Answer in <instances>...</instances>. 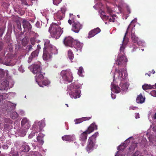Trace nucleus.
I'll list each match as a JSON object with an SVG mask.
<instances>
[{
  "label": "nucleus",
  "mask_w": 156,
  "mask_h": 156,
  "mask_svg": "<svg viewBox=\"0 0 156 156\" xmlns=\"http://www.w3.org/2000/svg\"><path fill=\"white\" fill-rule=\"evenodd\" d=\"M132 21L131 22V24H130L129 25V26L128 27V28L126 30V31L125 33V35L123 38V40L122 42V44H123L124 45H125L128 43V42H129V39L128 38V37H126V36L128 33V30H129V28H130V26L132 24Z\"/></svg>",
  "instance_id": "nucleus-19"
},
{
  "label": "nucleus",
  "mask_w": 156,
  "mask_h": 156,
  "mask_svg": "<svg viewBox=\"0 0 156 156\" xmlns=\"http://www.w3.org/2000/svg\"><path fill=\"white\" fill-rule=\"evenodd\" d=\"M100 31L101 30L98 27H97L96 28L91 30L88 33V35L87 36L88 38H90L94 37L100 32Z\"/></svg>",
  "instance_id": "nucleus-14"
},
{
  "label": "nucleus",
  "mask_w": 156,
  "mask_h": 156,
  "mask_svg": "<svg viewBox=\"0 0 156 156\" xmlns=\"http://www.w3.org/2000/svg\"><path fill=\"white\" fill-rule=\"evenodd\" d=\"M17 26L18 29L20 30H21L22 28L21 27V24L20 22L19 21L17 22Z\"/></svg>",
  "instance_id": "nucleus-48"
},
{
  "label": "nucleus",
  "mask_w": 156,
  "mask_h": 156,
  "mask_svg": "<svg viewBox=\"0 0 156 156\" xmlns=\"http://www.w3.org/2000/svg\"><path fill=\"white\" fill-rule=\"evenodd\" d=\"M68 56L70 59L72 60L74 57V55L73 52L71 51V50L68 51Z\"/></svg>",
  "instance_id": "nucleus-35"
},
{
  "label": "nucleus",
  "mask_w": 156,
  "mask_h": 156,
  "mask_svg": "<svg viewBox=\"0 0 156 156\" xmlns=\"http://www.w3.org/2000/svg\"><path fill=\"white\" fill-rule=\"evenodd\" d=\"M4 31V28L2 27L0 28V36H2L3 34Z\"/></svg>",
  "instance_id": "nucleus-45"
},
{
  "label": "nucleus",
  "mask_w": 156,
  "mask_h": 156,
  "mask_svg": "<svg viewBox=\"0 0 156 156\" xmlns=\"http://www.w3.org/2000/svg\"><path fill=\"white\" fill-rule=\"evenodd\" d=\"M145 98L144 97L142 94H140L137 97L136 101L137 103L139 104H142L144 102Z\"/></svg>",
  "instance_id": "nucleus-23"
},
{
  "label": "nucleus",
  "mask_w": 156,
  "mask_h": 156,
  "mask_svg": "<svg viewBox=\"0 0 156 156\" xmlns=\"http://www.w3.org/2000/svg\"><path fill=\"white\" fill-rule=\"evenodd\" d=\"M97 129V126L95 123H92L88 127L87 130H86L88 134H90L94 130Z\"/></svg>",
  "instance_id": "nucleus-18"
},
{
  "label": "nucleus",
  "mask_w": 156,
  "mask_h": 156,
  "mask_svg": "<svg viewBox=\"0 0 156 156\" xmlns=\"http://www.w3.org/2000/svg\"><path fill=\"white\" fill-rule=\"evenodd\" d=\"M133 30V28L132 29V33L131 35L132 41L133 42L136 43L139 45H140L142 43V42L141 41L139 40V38L136 36L135 34L132 32Z\"/></svg>",
  "instance_id": "nucleus-15"
},
{
  "label": "nucleus",
  "mask_w": 156,
  "mask_h": 156,
  "mask_svg": "<svg viewBox=\"0 0 156 156\" xmlns=\"http://www.w3.org/2000/svg\"><path fill=\"white\" fill-rule=\"evenodd\" d=\"M125 48V45L123 44H122L120 48V52L119 55H124V49Z\"/></svg>",
  "instance_id": "nucleus-31"
},
{
  "label": "nucleus",
  "mask_w": 156,
  "mask_h": 156,
  "mask_svg": "<svg viewBox=\"0 0 156 156\" xmlns=\"http://www.w3.org/2000/svg\"><path fill=\"white\" fill-rule=\"evenodd\" d=\"M39 52V51L37 50H36L33 51L28 58V62L30 63L33 59L37 58L38 56Z\"/></svg>",
  "instance_id": "nucleus-16"
},
{
  "label": "nucleus",
  "mask_w": 156,
  "mask_h": 156,
  "mask_svg": "<svg viewBox=\"0 0 156 156\" xmlns=\"http://www.w3.org/2000/svg\"><path fill=\"white\" fill-rule=\"evenodd\" d=\"M74 22L73 20L72 19H71H71H69L68 21V23L70 24H71L72 23V22Z\"/></svg>",
  "instance_id": "nucleus-56"
},
{
  "label": "nucleus",
  "mask_w": 156,
  "mask_h": 156,
  "mask_svg": "<svg viewBox=\"0 0 156 156\" xmlns=\"http://www.w3.org/2000/svg\"><path fill=\"white\" fill-rule=\"evenodd\" d=\"M64 43L66 46L70 47H73L76 48V46H78L80 45V43L74 40L72 37L69 36L66 37L63 41Z\"/></svg>",
  "instance_id": "nucleus-6"
},
{
  "label": "nucleus",
  "mask_w": 156,
  "mask_h": 156,
  "mask_svg": "<svg viewBox=\"0 0 156 156\" xmlns=\"http://www.w3.org/2000/svg\"><path fill=\"white\" fill-rule=\"evenodd\" d=\"M115 72H117L118 73V78L121 80H125L127 76L126 72L124 69H122L120 70L116 69Z\"/></svg>",
  "instance_id": "nucleus-8"
},
{
  "label": "nucleus",
  "mask_w": 156,
  "mask_h": 156,
  "mask_svg": "<svg viewBox=\"0 0 156 156\" xmlns=\"http://www.w3.org/2000/svg\"><path fill=\"white\" fill-rule=\"evenodd\" d=\"M19 70L22 73H23L24 71L22 69V68L20 67L19 68Z\"/></svg>",
  "instance_id": "nucleus-60"
},
{
  "label": "nucleus",
  "mask_w": 156,
  "mask_h": 156,
  "mask_svg": "<svg viewBox=\"0 0 156 156\" xmlns=\"http://www.w3.org/2000/svg\"><path fill=\"white\" fill-rule=\"evenodd\" d=\"M32 129L34 131H36L37 133L40 132L39 131V126L38 122H35L32 126Z\"/></svg>",
  "instance_id": "nucleus-29"
},
{
  "label": "nucleus",
  "mask_w": 156,
  "mask_h": 156,
  "mask_svg": "<svg viewBox=\"0 0 156 156\" xmlns=\"http://www.w3.org/2000/svg\"><path fill=\"white\" fill-rule=\"evenodd\" d=\"M26 49L29 51H31L33 49L32 46L31 45H28L27 46Z\"/></svg>",
  "instance_id": "nucleus-47"
},
{
  "label": "nucleus",
  "mask_w": 156,
  "mask_h": 156,
  "mask_svg": "<svg viewBox=\"0 0 156 156\" xmlns=\"http://www.w3.org/2000/svg\"><path fill=\"white\" fill-rule=\"evenodd\" d=\"M60 74L63 80L66 82H70L73 80V75L69 69L62 70Z\"/></svg>",
  "instance_id": "nucleus-4"
},
{
  "label": "nucleus",
  "mask_w": 156,
  "mask_h": 156,
  "mask_svg": "<svg viewBox=\"0 0 156 156\" xmlns=\"http://www.w3.org/2000/svg\"><path fill=\"white\" fill-rule=\"evenodd\" d=\"M5 123H10V120L9 118H6L5 119Z\"/></svg>",
  "instance_id": "nucleus-54"
},
{
  "label": "nucleus",
  "mask_w": 156,
  "mask_h": 156,
  "mask_svg": "<svg viewBox=\"0 0 156 156\" xmlns=\"http://www.w3.org/2000/svg\"><path fill=\"white\" fill-rule=\"evenodd\" d=\"M98 132H96L91 136L89 137L88 141V144L86 147L87 151L89 153L91 151H92L94 145L96 140V138L98 135Z\"/></svg>",
  "instance_id": "nucleus-5"
},
{
  "label": "nucleus",
  "mask_w": 156,
  "mask_h": 156,
  "mask_svg": "<svg viewBox=\"0 0 156 156\" xmlns=\"http://www.w3.org/2000/svg\"><path fill=\"white\" fill-rule=\"evenodd\" d=\"M8 95L6 93L0 94V102L8 98Z\"/></svg>",
  "instance_id": "nucleus-32"
},
{
  "label": "nucleus",
  "mask_w": 156,
  "mask_h": 156,
  "mask_svg": "<svg viewBox=\"0 0 156 156\" xmlns=\"http://www.w3.org/2000/svg\"><path fill=\"white\" fill-rule=\"evenodd\" d=\"M110 15V17H109V21L111 22H115V17L116 16V15Z\"/></svg>",
  "instance_id": "nucleus-37"
},
{
  "label": "nucleus",
  "mask_w": 156,
  "mask_h": 156,
  "mask_svg": "<svg viewBox=\"0 0 156 156\" xmlns=\"http://www.w3.org/2000/svg\"><path fill=\"white\" fill-rule=\"evenodd\" d=\"M22 23L23 27L25 30H27L28 32H31L32 27L28 21L23 19L22 22Z\"/></svg>",
  "instance_id": "nucleus-11"
},
{
  "label": "nucleus",
  "mask_w": 156,
  "mask_h": 156,
  "mask_svg": "<svg viewBox=\"0 0 156 156\" xmlns=\"http://www.w3.org/2000/svg\"><path fill=\"white\" fill-rule=\"evenodd\" d=\"M139 114L138 113H137L135 114V117L136 119L139 118Z\"/></svg>",
  "instance_id": "nucleus-58"
},
{
  "label": "nucleus",
  "mask_w": 156,
  "mask_h": 156,
  "mask_svg": "<svg viewBox=\"0 0 156 156\" xmlns=\"http://www.w3.org/2000/svg\"><path fill=\"white\" fill-rule=\"evenodd\" d=\"M3 44L2 42L0 41V51H1L3 48Z\"/></svg>",
  "instance_id": "nucleus-53"
},
{
  "label": "nucleus",
  "mask_w": 156,
  "mask_h": 156,
  "mask_svg": "<svg viewBox=\"0 0 156 156\" xmlns=\"http://www.w3.org/2000/svg\"><path fill=\"white\" fill-rule=\"evenodd\" d=\"M83 70V67H80L78 71V74L80 76H82Z\"/></svg>",
  "instance_id": "nucleus-41"
},
{
  "label": "nucleus",
  "mask_w": 156,
  "mask_h": 156,
  "mask_svg": "<svg viewBox=\"0 0 156 156\" xmlns=\"http://www.w3.org/2000/svg\"><path fill=\"white\" fill-rule=\"evenodd\" d=\"M138 108V107L132 106H131L129 107V110H136Z\"/></svg>",
  "instance_id": "nucleus-50"
},
{
  "label": "nucleus",
  "mask_w": 156,
  "mask_h": 156,
  "mask_svg": "<svg viewBox=\"0 0 156 156\" xmlns=\"http://www.w3.org/2000/svg\"><path fill=\"white\" fill-rule=\"evenodd\" d=\"M30 41L31 45H34L36 42L35 38L34 37H31L30 39Z\"/></svg>",
  "instance_id": "nucleus-42"
},
{
  "label": "nucleus",
  "mask_w": 156,
  "mask_h": 156,
  "mask_svg": "<svg viewBox=\"0 0 156 156\" xmlns=\"http://www.w3.org/2000/svg\"><path fill=\"white\" fill-rule=\"evenodd\" d=\"M152 72L151 71H149L148 73H146L145 75H147L149 76H150L151 75V74Z\"/></svg>",
  "instance_id": "nucleus-57"
},
{
  "label": "nucleus",
  "mask_w": 156,
  "mask_h": 156,
  "mask_svg": "<svg viewBox=\"0 0 156 156\" xmlns=\"http://www.w3.org/2000/svg\"><path fill=\"white\" fill-rule=\"evenodd\" d=\"M41 67L39 64H34L33 66V73L36 74L41 72Z\"/></svg>",
  "instance_id": "nucleus-17"
},
{
  "label": "nucleus",
  "mask_w": 156,
  "mask_h": 156,
  "mask_svg": "<svg viewBox=\"0 0 156 156\" xmlns=\"http://www.w3.org/2000/svg\"><path fill=\"white\" fill-rule=\"evenodd\" d=\"M88 134L86 131L81 133L79 136L80 140L83 142L86 141L87 138Z\"/></svg>",
  "instance_id": "nucleus-22"
},
{
  "label": "nucleus",
  "mask_w": 156,
  "mask_h": 156,
  "mask_svg": "<svg viewBox=\"0 0 156 156\" xmlns=\"http://www.w3.org/2000/svg\"><path fill=\"white\" fill-rule=\"evenodd\" d=\"M109 16H106V15H104L102 16V19L103 20H109Z\"/></svg>",
  "instance_id": "nucleus-46"
},
{
  "label": "nucleus",
  "mask_w": 156,
  "mask_h": 156,
  "mask_svg": "<svg viewBox=\"0 0 156 156\" xmlns=\"http://www.w3.org/2000/svg\"><path fill=\"white\" fill-rule=\"evenodd\" d=\"M18 116V113L15 112H12L11 115V118L13 119H15Z\"/></svg>",
  "instance_id": "nucleus-36"
},
{
  "label": "nucleus",
  "mask_w": 156,
  "mask_h": 156,
  "mask_svg": "<svg viewBox=\"0 0 156 156\" xmlns=\"http://www.w3.org/2000/svg\"><path fill=\"white\" fill-rule=\"evenodd\" d=\"M44 136V135L43 134L40 133L37 137V141L41 144H42L44 143L43 140Z\"/></svg>",
  "instance_id": "nucleus-26"
},
{
  "label": "nucleus",
  "mask_w": 156,
  "mask_h": 156,
  "mask_svg": "<svg viewBox=\"0 0 156 156\" xmlns=\"http://www.w3.org/2000/svg\"><path fill=\"white\" fill-rule=\"evenodd\" d=\"M133 156H143L142 153L140 151H136L133 154Z\"/></svg>",
  "instance_id": "nucleus-40"
},
{
  "label": "nucleus",
  "mask_w": 156,
  "mask_h": 156,
  "mask_svg": "<svg viewBox=\"0 0 156 156\" xmlns=\"http://www.w3.org/2000/svg\"><path fill=\"white\" fill-rule=\"evenodd\" d=\"M107 8L108 12L110 13V15H111V14L112 12V10L111 9V8L109 7H107Z\"/></svg>",
  "instance_id": "nucleus-52"
},
{
  "label": "nucleus",
  "mask_w": 156,
  "mask_h": 156,
  "mask_svg": "<svg viewBox=\"0 0 156 156\" xmlns=\"http://www.w3.org/2000/svg\"><path fill=\"white\" fill-rule=\"evenodd\" d=\"M21 150L23 152H27L29 151L30 147L27 144L26 142L24 143L21 147Z\"/></svg>",
  "instance_id": "nucleus-24"
},
{
  "label": "nucleus",
  "mask_w": 156,
  "mask_h": 156,
  "mask_svg": "<svg viewBox=\"0 0 156 156\" xmlns=\"http://www.w3.org/2000/svg\"><path fill=\"white\" fill-rule=\"evenodd\" d=\"M35 133H37L36 132V131H35V132L32 131V132H31V133H30V134L29 135V138H32L33 136H35Z\"/></svg>",
  "instance_id": "nucleus-49"
},
{
  "label": "nucleus",
  "mask_w": 156,
  "mask_h": 156,
  "mask_svg": "<svg viewBox=\"0 0 156 156\" xmlns=\"http://www.w3.org/2000/svg\"><path fill=\"white\" fill-rule=\"evenodd\" d=\"M2 146L3 148L4 149H7L8 148V146L7 144L3 145H2Z\"/></svg>",
  "instance_id": "nucleus-55"
},
{
  "label": "nucleus",
  "mask_w": 156,
  "mask_h": 156,
  "mask_svg": "<svg viewBox=\"0 0 156 156\" xmlns=\"http://www.w3.org/2000/svg\"><path fill=\"white\" fill-rule=\"evenodd\" d=\"M152 86L154 87V89H156V83H155L154 85H153Z\"/></svg>",
  "instance_id": "nucleus-63"
},
{
  "label": "nucleus",
  "mask_w": 156,
  "mask_h": 156,
  "mask_svg": "<svg viewBox=\"0 0 156 156\" xmlns=\"http://www.w3.org/2000/svg\"><path fill=\"white\" fill-rule=\"evenodd\" d=\"M80 86L79 84L76 83H72L68 86V90L71 91L69 93V95L72 98L80 97V90L79 89Z\"/></svg>",
  "instance_id": "nucleus-3"
},
{
  "label": "nucleus",
  "mask_w": 156,
  "mask_h": 156,
  "mask_svg": "<svg viewBox=\"0 0 156 156\" xmlns=\"http://www.w3.org/2000/svg\"><path fill=\"white\" fill-rule=\"evenodd\" d=\"M66 9L65 6L62 7L60 10L58 11L55 14V19L58 21L62 20L65 17V13Z\"/></svg>",
  "instance_id": "nucleus-7"
},
{
  "label": "nucleus",
  "mask_w": 156,
  "mask_h": 156,
  "mask_svg": "<svg viewBox=\"0 0 156 156\" xmlns=\"http://www.w3.org/2000/svg\"><path fill=\"white\" fill-rule=\"evenodd\" d=\"M44 47L43 48V58L47 60L52 57V55L58 53V49L50 43L49 40L44 39Z\"/></svg>",
  "instance_id": "nucleus-1"
},
{
  "label": "nucleus",
  "mask_w": 156,
  "mask_h": 156,
  "mask_svg": "<svg viewBox=\"0 0 156 156\" xmlns=\"http://www.w3.org/2000/svg\"><path fill=\"white\" fill-rule=\"evenodd\" d=\"M74 137V136L73 135H66L62 136V138L64 141L71 142L72 141H73Z\"/></svg>",
  "instance_id": "nucleus-20"
},
{
  "label": "nucleus",
  "mask_w": 156,
  "mask_h": 156,
  "mask_svg": "<svg viewBox=\"0 0 156 156\" xmlns=\"http://www.w3.org/2000/svg\"><path fill=\"white\" fill-rule=\"evenodd\" d=\"M111 89L112 90H114L115 93H118L120 91V88L115 85L112 84L111 85Z\"/></svg>",
  "instance_id": "nucleus-25"
},
{
  "label": "nucleus",
  "mask_w": 156,
  "mask_h": 156,
  "mask_svg": "<svg viewBox=\"0 0 156 156\" xmlns=\"http://www.w3.org/2000/svg\"><path fill=\"white\" fill-rule=\"evenodd\" d=\"M37 50L39 51V49H41V46L40 45H37Z\"/></svg>",
  "instance_id": "nucleus-61"
},
{
  "label": "nucleus",
  "mask_w": 156,
  "mask_h": 156,
  "mask_svg": "<svg viewBox=\"0 0 156 156\" xmlns=\"http://www.w3.org/2000/svg\"><path fill=\"white\" fill-rule=\"evenodd\" d=\"M39 126V131H42L43 128L45 126V122L44 120H41L38 122Z\"/></svg>",
  "instance_id": "nucleus-28"
},
{
  "label": "nucleus",
  "mask_w": 156,
  "mask_h": 156,
  "mask_svg": "<svg viewBox=\"0 0 156 156\" xmlns=\"http://www.w3.org/2000/svg\"><path fill=\"white\" fill-rule=\"evenodd\" d=\"M137 146V143H133L129 147V150L130 151H133L135 150Z\"/></svg>",
  "instance_id": "nucleus-33"
},
{
  "label": "nucleus",
  "mask_w": 156,
  "mask_h": 156,
  "mask_svg": "<svg viewBox=\"0 0 156 156\" xmlns=\"http://www.w3.org/2000/svg\"><path fill=\"white\" fill-rule=\"evenodd\" d=\"M151 94L153 96L156 97V90L152 91L151 92Z\"/></svg>",
  "instance_id": "nucleus-51"
},
{
  "label": "nucleus",
  "mask_w": 156,
  "mask_h": 156,
  "mask_svg": "<svg viewBox=\"0 0 156 156\" xmlns=\"http://www.w3.org/2000/svg\"><path fill=\"white\" fill-rule=\"evenodd\" d=\"M0 63H3L6 66H9L10 65V63L8 62H3L2 60V59L0 57Z\"/></svg>",
  "instance_id": "nucleus-43"
},
{
  "label": "nucleus",
  "mask_w": 156,
  "mask_h": 156,
  "mask_svg": "<svg viewBox=\"0 0 156 156\" xmlns=\"http://www.w3.org/2000/svg\"><path fill=\"white\" fill-rule=\"evenodd\" d=\"M142 88L143 90H146L148 89H154V87L150 84H145L142 86Z\"/></svg>",
  "instance_id": "nucleus-30"
},
{
  "label": "nucleus",
  "mask_w": 156,
  "mask_h": 156,
  "mask_svg": "<svg viewBox=\"0 0 156 156\" xmlns=\"http://www.w3.org/2000/svg\"><path fill=\"white\" fill-rule=\"evenodd\" d=\"M21 124L22 126L24 128V129H23L24 130V133L25 134V133L27 132V130L29 128L30 126V125L27 119L26 118H24L22 119L21 121Z\"/></svg>",
  "instance_id": "nucleus-12"
},
{
  "label": "nucleus",
  "mask_w": 156,
  "mask_h": 156,
  "mask_svg": "<svg viewBox=\"0 0 156 156\" xmlns=\"http://www.w3.org/2000/svg\"><path fill=\"white\" fill-rule=\"evenodd\" d=\"M8 87V83L7 81H4L0 85V88L1 90H5Z\"/></svg>",
  "instance_id": "nucleus-27"
},
{
  "label": "nucleus",
  "mask_w": 156,
  "mask_h": 156,
  "mask_svg": "<svg viewBox=\"0 0 156 156\" xmlns=\"http://www.w3.org/2000/svg\"><path fill=\"white\" fill-rule=\"evenodd\" d=\"M104 15H105V14H104V12H102L100 15L101 17L102 18V16Z\"/></svg>",
  "instance_id": "nucleus-62"
},
{
  "label": "nucleus",
  "mask_w": 156,
  "mask_h": 156,
  "mask_svg": "<svg viewBox=\"0 0 156 156\" xmlns=\"http://www.w3.org/2000/svg\"><path fill=\"white\" fill-rule=\"evenodd\" d=\"M154 118L156 119V113L154 114Z\"/></svg>",
  "instance_id": "nucleus-64"
},
{
  "label": "nucleus",
  "mask_w": 156,
  "mask_h": 156,
  "mask_svg": "<svg viewBox=\"0 0 156 156\" xmlns=\"http://www.w3.org/2000/svg\"><path fill=\"white\" fill-rule=\"evenodd\" d=\"M22 44L23 46H25L27 45L28 44V41L27 38L25 37L22 40Z\"/></svg>",
  "instance_id": "nucleus-34"
},
{
  "label": "nucleus",
  "mask_w": 156,
  "mask_h": 156,
  "mask_svg": "<svg viewBox=\"0 0 156 156\" xmlns=\"http://www.w3.org/2000/svg\"><path fill=\"white\" fill-rule=\"evenodd\" d=\"M127 61L126 58L124 56L119 55L117 60H116V64L119 66H121L125 64Z\"/></svg>",
  "instance_id": "nucleus-9"
},
{
  "label": "nucleus",
  "mask_w": 156,
  "mask_h": 156,
  "mask_svg": "<svg viewBox=\"0 0 156 156\" xmlns=\"http://www.w3.org/2000/svg\"><path fill=\"white\" fill-rule=\"evenodd\" d=\"M121 87L120 89L122 91H124L127 89L126 85L125 84L121 83L120 84Z\"/></svg>",
  "instance_id": "nucleus-39"
},
{
  "label": "nucleus",
  "mask_w": 156,
  "mask_h": 156,
  "mask_svg": "<svg viewBox=\"0 0 156 156\" xmlns=\"http://www.w3.org/2000/svg\"><path fill=\"white\" fill-rule=\"evenodd\" d=\"M91 118V117H82L81 118L76 119L74 120L75 124L80 123L84 121L88 120Z\"/></svg>",
  "instance_id": "nucleus-21"
},
{
  "label": "nucleus",
  "mask_w": 156,
  "mask_h": 156,
  "mask_svg": "<svg viewBox=\"0 0 156 156\" xmlns=\"http://www.w3.org/2000/svg\"><path fill=\"white\" fill-rule=\"evenodd\" d=\"M62 0H53V3L56 5H58L59 3H60Z\"/></svg>",
  "instance_id": "nucleus-44"
},
{
  "label": "nucleus",
  "mask_w": 156,
  "mask_h": 156,
  "mask_svg": "<svg viewBox=\"0 0 156 156\" xmlns=\"http://www.w3.org/2000/svg\"><path fill=\"white\" fill-rule=\"evenodd\" d=\"M49 31L51 37L56 39H58L63 32L60 27L57 23H53L50 25Z\"/></svg>",
  "instance_id": "nucleus-2"
},
{
  "label": "nucleus",
  "mask_w": 156,
  "mask_h": 156,
  "mask_svg": "<svg viewBox=\"0 0 156 156\" xmlns=\"http://www.w3.org/2000/svg\"><path fill=\"white\" fill-rule=\"evenodd\" d=\"M41 83L43 85L46 86L48 85L50 83V82L48 80H42L41 81Z\"/></svg>",
  "instance_id": "nucleus-38"
},
{
  "label": "nucleus",
  "mask_w": 156,
  "mask_h": 156,
  "mask_svg": "<svg viewBox=\"0 0 156 156\" xmlns=\"http://www.w3.org/2000/svg\"><path fill=\"white\" fill-rule=\"evenodd\" d=\"M127 11L129 12V14H130L131 13L130 9L129 7H127Z\"/></svg>",
  "instance_id": "nucleus-59"
},
{
  "label": "nucleus",
  "mask_w": 156,
  "mask_h": 156,
  "mask_svg": "<svg viewBox=\"0 0 156 156\" xmlns=\"http://www.w3.org/2000/svg\"><path fill=\"white\" fill-rule=\"evenodd\" d=\"M82 27V25L79 22H73L72 24V30L75 33H78Z\"/></svg>",
  "instance_id": "nucleus-10"
},
{
  "label": "nucleus",
  "mask_w": 156,
  "mask_h": 156,
  "mask_svg": "<svg viewBox=\"0 0 156 156\" xmlns=\"http://www.w3.org/2000/svg\"><path fill=\"white\" fill-rule=\"evenodd\" d=\"M35 76L36 82L38 84L40 87H43L42 85H41V81L43 80L44 76L43 73L41 72L37 73Z\"/></svg>",
  "instance_id": "nucleus-13"
}]
</instances>
